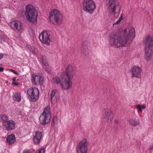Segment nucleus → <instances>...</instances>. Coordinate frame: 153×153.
Instances as JSON below:
<instances>
[{"mask_svg": "<svg viewBox=\"0 0 153 153\" xmlns=\"http://www.w3.org/2000/svg\"><path fill=\"white\" fill-rule=\"evenodd\" d=\"M12 84L15 86H17L19 85V83L18 82H16V81H14L13 82Z\"/></svg>", "mask_w": 153, "mask_h": 153, "instance_id": "obj_31", "label": "nucleus"}, {"mask_svg": "<svg viewBox=\"0 0 153 153\" xmlns=\"http://www.w3.org/2000/svg\"><path fill=\"white\" fill-rule=\"evenodd\" d=\"M142 71L141 69L138 66H134L131 70L132 77H134L140 78L141 77Z\"/></svg>", "mask_w": 153, "mask_h": 153, "instance_id": "obj_14", "label": "nucleus"}, {"mask_svg": "<svg viewBox=\"0 0 153 153\" xmlns=\"http://www.w3.org/2000/svg\"><path fill=\"white\" fill-rule=\"evenodd\" d=\"M13 98L14 100L18 102H19L21 99V96L20 94L19 93H15Z\"/></svg>", "mask_w": 153, "mask_h": 153, "instance_id": "obj_23", "label": "nucleus"}, {"mask_svg": "<svg viewBox=\"0 0 153 153\" xmlns=\"http://www.w3.org/2000/svg\"><path fill=\"white\" fill-rule=\"evenodd\" d=\"M25 15L28 21L36 24L37 22L38 13L35 7L31 4L27 5L25 8Z\"/></svg>", "mask_w": 153, "mask_h": 153, "instance_id": "obj_2", "label": "nucleus"}, {"mask_svg": "<svg viewBox=\"0 0 153 153\" xmlns=\"http://www.w3.org/2000/svg\"><path fill=\"white\" fill-rule=\"evenodd\" d=\"M103 116L106 121L108 123L112 122L114 117L113 111L108 108H106L104 110Z\"/></svg>", "mask_w": 153, "mask_h": 153, "instance_id": "obj_10", "label": "nucleus"}, {"mask_svg": "<svg viewBox=\"0 0 153 153\" xmlns=\"http://www.w3.org/2000/svg\"><path fill=\"white\" fill-rule=\"evenodd\" d=\"M61 78L60 85L62 88L65 90L70 89L72 85V79L67 77L66 76H63L62 74L61 75Z\"/></svg>", "mask_w": 153, "mask_h": 153, "instance_id": "obj_6", "label": "nucleus"}, {"mask_svg": "<svg viewBox=\"0 0 153 153\" xmlns=\"http://www.w3.org/2000/svg\"><path fill=\"white\" fill-rule=\"evenodd\" d=\"M29 151L28 150L25 149L23 151L22 153H29Z\"/></svg>", "mask_w": 153, "mask_h": 153, "instance_id": "obj_33", "label": "nucleus"}, {"mask_svg": "<svg viewBox=\"0 0 153 153\" xmlns=\"http://www.w3.org/2000/svg\"><path fill=\"white\" fill-rule=\"evenodd\" d=\"M7 142L9 145H11L14 143L16 141V138L13 134H11L8 136L6 138Z\"/></svg>", "mask_w": 153, "mask_h": 153, "instance_id": "obj_20", "label": "nucleus"}, {"mask_svg": "<svg viewBox=\"0 0 153 153\" xmlns=\"http://www.w3.org/2000/svg\"><path fill=\"white\" fill-rule=\"evenodd\" d=\"M88 142L84 139L79 142L76 148L77 153H87L88 151Z\"/></svg>", "mask_w": 153, "mask_h": 153, "instance_id": "obj_7", "label": "nucleus"}, {"mask_svg": "<svg viewBox=\"0 0 153 153\" xmlns=\"http://www.w3.org/2000/svg\"><path fill=\"white\" fill-rule=\"evenodd\" d=\"M123 34V36H119L115 32H111L109 36L110 45L111 46L119 48L130 44L136 36L134 28L129 26L124 29Z\"/></svg>", "mask_w": 153, "mask_h": 153, "instance_id": "obj_1", "label": "nucleus"}, {"mask_svg": "<svg viewBox=\"0 0 153 153\" xmlns=\"http://www.w3.org/2000/svg\"><path fill=\"white\" fill-rule=\"evenodd\" d=\"M28 97L33 101H36L39 98V91L36 88H29L27 91Z\"/></svg>", "mask_w": 153, "mask_h": 153, "instance_id": "obj_9", "label": "nucleus"}, {"mask_svg": "<svg viewBox=\"0 0 153 153\" xmlns=\"http://www.w3.org/2000/svg\"><path fill=\"white\" fill-rule=\"evenodd\" d=\"M123 19V16L122 15H121L118 20L116 22L113 24V26L114 27L115 25L119 24Z\"/></svg>", "mask_w": 153, "mask_h": 153, "instance_id": "obj_27", "label": "nucleus"}, {"mask_svg": "<svg viewBox=\"0 0 153 153\" xmlns=\"http://www.w3.org/2000/svg\"><path fill=\"white\" fill-rule=\"evenodd\" d=\"M44 148H42L38 151H37L36 153H44Z\"/></svg>", "mask_w": 153, "mask_h": 153, "instance_id": "obj_29", "label": "nucleus"}, {"mask_svg": "<svg viewBox=\"0 0 153 153\" xmlns=\"http://www.w3.org/2000/svg\"><path fill=\"white\" fill-rule=\"evenodd\" d=\"M4 68H0V72H2L3 71Z\"/></svg>", "mask_w": 153, "mask_h": 153, "instance_id": "obj_36", "label": "nucleus"}, {"mask_svg": "<svg viewBox=\"0 0 153 153\" xmlns=\"http://www.w3.org/2000/svg\"><path fill=\"white\" fill-rule=\"evenodd\" d=\"M16 77H14L13 79V82L16 81Z\"/></svg>", "mask_w": 153, "mask_h": 153, "instance_id": "obj_37", "label": "nucleus"}, {"mask_svg": "<svg viewBox=\"0 0 153 153\" xmlns=\"http://www.w3.org/2000/svg\"><path fill=\"white\" fill-rule=\"evenodd\" d=\"M42 62L43 68L48 72H50L51 70V68L47 62L46 57L45 56H42Z\"/></svg>", "mask_w": 153, "mask_h": 153, "instance_id": "obj_18", "label": "nucleus"}, {"mask_svg": "<svg viewBox=\"0 0 153 153\" xmlns=\"http://www.w3.org/2000/svg\"><path fill=\"white\" fill-rule=\"evenodd\" d=\"M57 117L56 116H55L52 120L51 125L52 126H54L57 123Z\"/></svg>", "mask_w": 153, "mask_h": 153, "instance_id": "obj_26", "label": "nucleus"}, {"mask_svg": "<svg viewBox=\"0 0 153 153\" xmlns=\"http://www.w3.org/2000/svg\"><path fill=\"white\" fill-rule=\"evenodd\" d=\"M114 126H117L119 123V121L117 119H115L114 120Z\"/></svg>", "mask_w": 153, "mask_h": 153, "instance_id": "obj_30", "label": "nucleus"}, {"mask_svg": "<svg viewBox=\"0 0 153 153\" xmlns=\"http://www.w3.org/2000/svg\"><path fill=\"white\" fill-rule=\"evenodd\" d=\"M143 42L145 47H153V39L150 36H147L144 38Z\"/></svg>", "mask_w": 153, "mask_h": 153, "instance_id": "obj_15", "label": "nucleus"}, {"mask_svg": "<svg viewBox=\"0 0 153 153\" xmlns=\"http://www.w3.org/2000/svg\"><path fill=\"white\" fill-rule=\"evenodd\" d=\"M53 82L57 84L60 83V78L58 76H55L53 78Z\"/></svg>", "mask_w": 153, "mask_h": 153, "instance_id": "obj_24", "label": "nucleus"}, {"mask_svg": "<svg viewBox=\"0 0 153 153\" xmlns=\"http://www.w3.org/2000/svg\"><path fill=\"white\" fill-rule=\"evenodd\" d=\"M31 81L35 85H43L44 82L43 78L42 76L33 74L31 77Z\"/></svg>", "mask_w": 153, "mask_h": 153, "instance_id": "obj_13", "label": "nucleus"}, {"mask_svg": "<svg viewBox=\"0 0 153 153\" xmlns=\"http://www.w3.org/2000/svg\"><path fill=\"white\" fill-rule=\"evenodd\" d=\"M42 132L39 131L36 132L33 137L34 142L36 143H40L42 138Z\"/></svg>", "mask_w": 153, "mask_h": 153, "instance_id": "obj_19", "label": "nucleus"}, {"mask_svg": "<svg viewBox=\"0 0 153 153\" xmlns=\"http://www.w3.org/2000/svg\"><path fill=\"white\" fill-rule=\"evenodd\" d=\"M152 47H145V59L146 61L150 60L152 56L153 51L151 48Z\"/></svg>", "mask_w": 153, "mask_h": 153, "instance_id": "obj_16", "label": "nucleus"}, {"mask_svg": "<svg viewBox=\"0 0 153 153\" xmlns=\"http://www.w3.org/2000/svg\"><path fill=\"white\" fill-rule=\"evenodd\" d=\"M51 118L50 108L48 107L45 108L43 112L41 114L39 118L41 123L45 125L50 122Z\"/></svg>", "mask_w": 153, "mask_h": 153, "instance_id": "obj_5", "label": "nucleus"}, {"mask_svg": "<svg viewBox=\"0 0 153 153\" xmlns=\"http://www.w3.org/2000/svg\"><path fill=\"white\" fill-rule=\"evenodd\" d=\"M136 107L138 111L141 112H142V109H145L146 108V106L144 105L141 106L139 105H136Z\"/></svg>", "mask_w": 153, "mask_h": 153, "instance_id": "obj_25", "label": "nucleus"}, {"mask_svg": "<svg viewBox=\"0 0 153 153\" xmlns=\"http://www.w3.org/2000/svg\"><path fill=\"white\" fill-rule=\"evenodd\" d=\"M1 118L2 120L4 121V122H6V121H8L7 120L8 118L7 117L4 115H2L1 116Z\"/></svg>", "mask_w": 153, "mask_h": 153, "instance_id": "obj_28", "label": "nucleus"}, {"mask_svg": "<svg viewBox=\"0 0 153 153\" xmlns=\"http://www.w3.org/2000/svg\"><path fill=\"white\" fill-rule=\"evenodd\" d=\"M149 147L150 149H153V143Z\"/></svg>", "mask_w": 153, "mask_h": 153, "instance_id": "obj_34", "label": "nucleus"}, {"mask_svg": "<svg viewBox=\"0 0 153 153\" xmlns=\"http://www.w3.org/2000/svg\"><path fill=\"white\" fill-rule=\"evenodd\" d=\"M82 5L84 11L90 14L93 13L96 8V4L93 0H84Z\"/></svg>", "mask_w": 153, "mask_h": 153, "instance_id": "obj_4", "label": "nucleus"}, {"mask_svg": "<svg viewBox=\"0 0 153 153\" xmlns=\"http://www.w3.org/2000/svg\"><path fill=\"white\" fill-rule=\"evenodd\" d=\"M3 124L7 130H11L13 129L15 126V122L11 120L4 122L3 123Z\"/></svg>", "mask_w": 153, "mask_h": 153, "instance_id": "obj_17", "label": "nucleus"}, {"mask_svg": "<svg viewBox=\"0 0 153 153\" xmlns=\"http://www.w3.org/2000/svg\"><path fill=\"white\" fill-rule=\"evenodd\" d=\"M51 21L54 25H59L63 22V16L59 11L56 9H53L49 14Z\"/></svg>", "mask_w": 153, "mask_h": 153, "instance_id": "obj_3", "label": "nucleus"}, {"mask_svg": "<svg viewBox=\"0 0 153 153\" xmlns=\"http://www.w3.org/2000/svg\"><path fill=\"white\" fill-rule=\"evenodd\" d=\"M10 25L13 29L18 31H21L23 30L24 28L22 23L17 20H15L11 22L10 23Z\"/></svg>", "mask_w": 153, "mask_h": 153, "instance_id": "obj_12", "label": "nucleus"}, {"mask_svg": "<svg viewBox=\"0 0 153 153\" xmlns=\"http://www.w3.org/2000/svg\"><path fill=\"white\" fill-rule=\"evenodd\" d=\"M40 41L42 43L47 45H50L51 36L46 31H42L39 36Z\"/></svg>", "mask_w": 153, "mask_h": 153, "instance_id": "obj_8", "label": "nucleus"}, {"mask_svg": "<svg viewBox=\"0 0 153 153\" xmlns=\"http://www.w3.org/2000/svg\"><path fill=\"white\" fill-rule=\"evenodd\" d=\"M65 74L63 75L66 76L67 77L71 79L73 78L76 74V69L72 65H68L65 69Z\"/></svg>", "mask_w": 153, "mask_h": 153, "instance_id": "obj_11", "label": "nucleus"}, {"mask_svg": "<svg viewBox=\"0 0 153 153\" xmlns=\"http://www.w3.org/2000/svg\"><path fill=\"white\" fill-rule=\"evenodd\" d=\"M57 92L56 89L52 90L51 93V100L52 102H55L56 100V98L55 96Z\"/></svg>", "mask_w": 153, "mask_h": 153, "instance_id": "obj_22", "label": "nucleus"}, {"mask_svg": "<svg viewBox=\"0 0 153 153\" xmlns=\"http://www.w3.org/2000/svg\"><path fill=\"white\" fill-rule=\"evenodd\" d=\"M129 124L131 126H136L140 125V123L139 120H136L134 118H130L128 120Z\"/></svg>", "mask_w": 153, "mask_h": 153, "instance_id": "obj_21", "label": "nucleus"}, {"mask_svg": "<svg viewBox=\"0 0 153 153\" xmlns=\"http://www.w3.org/2000/svg\"><path fill=\"white\" fill-rule=\"evenodd\" d=\"M3 57V54L2 53H0V59H1Z\"/></svg>", "mask_w": 153, "mask_h": 153, "instance_id": "obj_35", "label": "nucleus"}, {"mask_svg": "<svg viewBox=\"0 0 153 153\" xmlns=\"http://www.w3.org/2000/svg\"><path fill=\"white\" fill-rule=\"evenodd\" d=\"M10 71L14 73V74H16V75H18L19 74L16 71L13 70V69H10Z\"/></svg>", "mask_w": 153, "mask_h": 153, "instance_id": "obj_32", "label": "nucleus"}]
</instances>
